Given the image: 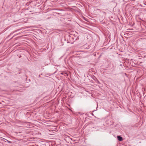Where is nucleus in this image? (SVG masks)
<instances>
[{"label": "nucleus", "mask_w": 146, "mask_h": 146, "mask_svg": "<svg viewBox=\"0 0 146 146\" xmlns=\"http://www.w3.org/2000/svg\"><path fill=\"white\" fill-rule=\"evenodd\" d=\"M117 138L119 141H121L123 140V138L120 136H117Z\"/></svg>", "instance_id": "obj_1"}, {"label": "nucleus", "mask_w": 146, "mask_h": 146, "mask_svg": "<svg viewBox=\"0 0 146 146\" xmlns=\"http://www.w3.org/2000/svg\"><path fill=\"white\" fill-rule=\"evenodd\" d=\"M61 74H63V73H61Z\"/></svg>", "instance_id": "obj_2"}]
</instances>
